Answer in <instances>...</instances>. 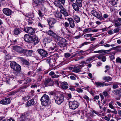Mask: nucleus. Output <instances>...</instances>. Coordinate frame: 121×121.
I'll list each match as a JSON object with an SVG mask.
<instances>
[{
  "mask_svg": "<svg viewBox=\"0 0 121 121\" xmlns=\"http://www.w3.org/2000/svg\"><path fill=\"white\" fill-rule=\"evenodd\" d=\"M54 4L56 6L60 9V12L61 13L63 14L65 17L68 16V13L66 10L63 7L59 1H55L54 2Z\"/></svg>",
  "mask_w": 121,
  "mask_h": 121,
  "instance_id": "obj_1",
  "label": "nucleus"
},
{
  "mask_svg": "<svg viewBox=\"0 0 121 121\" xmlns=\"http://www.w3.org/2000/svg\"><path fill=\"white\" fill-rule=\"evenodd\" d=\"M49 96L47 95L44 94L42 96L40 99L41 104L44 106L49 105Z\"/></svg>",
  "mask_w": 121,
  "mask_h": 121,
  "instance_id": "obj_2",
  "label": "nucleus"
},
{
  "mask_svg": "<svg viewBox=\"0 0 121 121\" xmlns=\"http://www.w3.org/2000/svg\"><path fill=\"white\" fill-rule=\"evenodd\" d=\"M82 0H75V2L72 4L74 9L76 11H79L82 6Z\"/></svg>",
  "mask_w": 121,
  "mask_h": 121,
  "instance_id": "obj_3",
  "label": "nucleus"
},
{
  "mask_svg": "<svg viewBox=\"0 0 121 121\" xmlns=\"http://www.w3.org/2000/svg\"><path fill=\"white\" fill-rule=\"evenodd\" d=\"M10 66L12 69L16 72H19L21 70V66L15 62L11 63Z\"/></svg>",
  "mask_w": 121,
  "mask_h": 121,
  "instance_id": "obj_4",
  "label": "nucleus"
},
{
  "mask_svg": "<svg viewBox=\"0 0 121 121\" xmlns=\"http://www.w3.org/2000/svg\"><path fill=\"white\" fill-rule=\"evenodd\" d=\"M47 21L50 29L51 30L54 28V24L56 22V20L54 18H51L47 19Z\"/></svg>",
  "mask_w": 121,
  "mask_h": 121,
  "instance_id": "obj_5",
  "label": "nucleus"
},
{
  "mask_svg": "<svg viewBox=\"0 0 121 121\" xmlns=\"http://www.w3.org/2000/svg\"><path fill=\"white\" fill-rule=\"evenodd\" d=\"M79 103L76 101L70 102L69 103V108L71 109L74 110L79 106Z\"/></svg>",
  "mask_w": 121,
  "mask_h": 121,
  "instance_id": "obj_6",
  "label": "nucleus"
},
{
  "mask_svg": "<svg viewBox=\"0 0 121 121\" xmlns=\"http://www.w3.org/2000/svg\"><path fill=\"white\" fill-rule=\"evenodd\" d=\"M57 39L60 47H64L66 46V41L65 39L59 37H57Z\"/></svg>",
  "mask_w": 121,
  "mask_h": 121,
  "instance_id": "obj_7",
  "label": "nucleus"
},
{
  "mask_svg": "<svg viewBox=\"0 0 121 121\" xmlns=\"http://www.w3.org/2000/svg\"><path fill=\"white\" fill-rule=\"evenodd\" d=\"M91 14L93 16L96 17L99 20L102 19V14L101 13H99L96 11L95 9H93L91 12Z\"/></svg>",
  "mask_w": 121,
  "mask_h": 121,
  "instance_id": "obj_8",
  "label": "nucleus"
},
{
  "mask_svg": "<svg viewBox=\"0 0 121 121\" xmlns=\"http://www.w3.org/2000/svg\"><path fill=\"white\" fill-rule=\"evenodd\" d=\"M59 56L58 53H56L53 56L52 59H50V58H48L46 60V61L47 63L49 64L53 62L54 63Z\"/></svg>",
  "mask_w": 121,
  "mask_h": 121,
  "instance_id": "obj_9",
  "label": "nucleus"
},
{
  "mask_svg": "<svg viewBox=\"0 0 121 121\" xmlns=\"http://www.w3.org/2000/svg\"><path fill=\"white\" fill-rule=\"evenodd\" d=\"M37 51L39 53L42 57H46L48 56L47 51L44 49H38Z\"/></svg>",
  "mask_w": 121,
  "mask_h": 121,
  "instance_id": "obj_10",
  "label": "nucleus"
},
{
  "mask_svg": "<svg viewBox=\"0 0 121 121\" xmlns=\"http://www.w3.org/2000/svg\"><path fill=\"white\" fill-rule=\"evenodd\" d=\"M56 103L58 104H60L64 101V97L62 95L59 96H56L54 98Z\"/></svg>",
  "mask_w": 121,
  "mask_h": 121,
  "instance_id": "obj_11",
  "label": "nucleus"
},
{
  "mask_svg": "<svg viewBox=\"0 0 121 121\" xmlns=\"http://www.w3.org/2000/svg\"><path fill=\"white\" fill-rule=\"evenodd\" d=\"M54 84V82L51 78L46 79L44 84L46 86H52Z\"/></svg>",
  "mask_w": 121,
  "mask_h": 121,
  "instance_id": "obj_12",
  "label": "nucleus"
},
{
  "mask_svg": "<svg viewBox=\"0 0 121 121\" xmlns=\"http://www.w3.org/2000/svg\"><path fill=\"white\" fill-rule=\"evenodd\" d=\"M24 30L26 32L31 35H33L35 33L34 30L31 27H29L25 28Z\"/></svg>",
  "mask_w": 121,
  "mask_h": 121,
  "instance_id": "obj_13",
  "label": "nucleus"
},
{
  "mask_svg": "<svg viewBox=\"0 0 121 121\" xmlns=\"http://www.w3.org/2000/svg\"><path fill=\"white\" fill-rule=\"evenodd\" d=\"M13 49L16 52L19 53H23L24 49L18 46H13Z\"/></svg>",
  "mask_w": 121,
  "mask_h": 121,
  "instance_id": "obj_14",
  "label": "nucleus"
},
{
  "mask_svg": "<svg viewBox=\"0 0 121 121\" xmlns=\"http://www.w3.org/2000/svg\"><path fill=\"white\" fill-rule=\"evenodd\" d=\"M32 37L30 35L25 34L24 37V39L25 41L27 42L30 43L32 42L31 39H32Z\"/></svg>",
  "mask_w": 121,
  "mask_h": 121,
  "instance_id": "obj_15",
  "label": "nucleus"
},
{
  "mask_svg": "<svg viewBox=\"0 0 121 121\" xmlns=\"http://www.w3.org/2000/svg\"><path fill=\"white\" fill-rule=\"evenodd\" d=\"M11 102L10 98H7L0 101V103L2 104L6 105L9 104Z\"/></svg>",
  "mask_w": 121,
  "mask_h": 121,
  "instance_id": "obj_16",
  "label": "nucleus"
},
{
  "mask_svg": "<svg viewBox=\"0 0 121 121\" xmlns=\"http://www.w3.org/2000/svg\"><path fill=\"white\" fill-rule=\"evenodd\" d=\"M58 50L57 46L55 44L53 47H50L49 48V50L50 52H54L57 51Z\"/></svg>",
  "mask_w": 121,
  "mask_h": 121,
  "instance_id": "obj_17",
  "label": "nucleus"
},
{
  "mask_svg": "<svg viewBox=\"0 0 121 121\" xmlns=\"http://www.w3.org/2000/svg\"><path fill=\"white\" fill-rule=\"evenodd\" d=\"M3 11L4 14L8 16L10 15L12 12L11 10L8 8L4 9Z\"/></svg>",
  "mask_w": 121,
  "mask_h": 121,
  "instance_id": "obj_18",
  "label": "nucleus"
},
{
  "mask_svg": "<svg viewBox=\"0 0 121 121\" xmlns=\"http://www.w3.org/2000/svg\"><path fill=\"white\" fill-rule=\"evenodd\" d=\"M67 20L69 22V24L70 27L72 28H73L75 25L73 20L72 18H68Z\"/></svg>",
  "mask_w": 121,
  "mask_h": 121,
  "instance_id": "obj_19",
  "label": "nucleus"
},
{
  "mask_svg": "<svg viewBox=\"0 0 121 121\" xmlns=\"http://www.w3.org/2000/svg\"><path fill=\"white\" fill-rule=\"evenodd\" d=\"M83 67V65H80L77 66H74L73 68V71L76 73L79 72L80 71L81 69Z\"/></svg>",
  "mask_w": 121,
  "mask_h": 121,
  "instance_id": "obj_20",
  "label": "nucleus"
},
{
  "mask_svg": "<svg viewBox=\"0 0 121 121\" xmlns=\"http://www.w3.org/2000/svg\"><path fill=\"white\" fill-rule=\"evenodd\" d=\"M95 83L97 87H104V86H108V85L107 83H105L104 82L102 83L99 82H95Z\"/></svg>",
  "mask_w": 121,
  "mask_h": 121,
  "instance_id": "obj_21",
  "label": "nucleus"
},
{
  "mask_svg": "<svg viewBox=\"0 0 121 121\" xmlns=\"http://www.w3.org/2000/svg\"><path fill=\"white\" fill-rule=\"evenodd\" d=\"M48 34L49 35L52 36L55 39H57V37H58L55 33L51 30H49L48 31Z\"/></svg>",
  "mask_w": 121,
  "mask_h": 121,
  "instance_id": "obj_22",
  "label": "nucleus"
},
{
  "mask_svg": "<svg viewBox=\"0 0 121 121\" xmlns=\"http://www.w3.org/2000/svg\"><path fill=\"white\" fill-rule=\"evenodd\" d=\"M64 26L67 31V32L69 33H71V31L69 30L70 28L69 24L67 22H65L63 24Z\"/></svg>",
  "mask_w": 121,
  "mask_h": 121,
  "instance_id": "obj_23",
  "label": "nucleus"
},
{
  "mask_svg": "<svg viewBox=\"0 0 121 121\" xmlns=\"http://www.w3.org/2000/svg\"><path fill=\"white\" fill-rule=\"evenodd\" d=\"M32 42L30 43H32L34 45H36L39 42V40L37 37L36 36H33L32 37Z\"/></svg>",
  "mask_w": 121,
  "mask_h": 121,
  "instance_id": "obj_24",
  "label": "nucleus"
},
{
  "mask_svg": "<svg viewBox=\"0 0 121 121\" xmlns=\"http://www.w3.org/2000/svg\"><path fill=\"white\" fill-rule=\"evenodd\" d=\"M33 51L32 50L24 49L23 53L24 54L27 56H30Z\"/></svg>",
  "mask_w": 121,
  "mask_h": 121,
  "instance_id": "obj_25",
  "label": "nucleus"
},
{
  "mask_svg": "<svg viewBox=\"0 0 121 121\" xmlns=\"http://www.w3.org/2000/svg\"><path fill=\"white\" fill-rule=\"evenodd\" d=\"M21 121H31V119L28 118V117H26L25 115L22 116L20 118Z\"/></svg>",
  "mask_w": 121,
  "mask_h": 121,
  "instance_id": "obj_26",
  "label": "nucleus"
},
{
  "mask_svg": "<svg viewBox=\"0 0 121 121\" xmlns=\"http://www.w3.org/2000/svg\"><path fill=\"white\" fill-rule=\"evenodd\" d=\"M112 92L114 94L117 95L119 94V96H121V89L119 88L115 90L112 91Z\"/></svg>",
  "mask_w": 121,
  "mask_h": 121,
  "instance_id": "obj_27",
  "label": "nucleus"
},
{
  "mask_svg": "<svg viewBox=\"0 0 121 121\" xmlns=\"http://www.w3.org/2000/svg\"><path fill=\"white\" fill-rule=\"evenodd\" d=\"M19 58L23 62L24 64L27 65H29L30 63L29 62L23 58L20 57Z\"/></svg>",
  "mask_w": 121,
  "mask_h": 121,
  "instance_id": "obj_28",
  "label": "nucleus"
},
{
  "mask_svg": "<svg viewBox=\"0 0 121 121\" xmlns=\"http://www.w3.org/2000/svg\"><path fill=\"white\" fill-rule=\"evenodd\" d=\"M56 17L61 19H63L64 18V17L63 16L61 13L58 12L56 13L55 15Z\"/></svg>",
  "mask_w": 121,
  "mask_h": 121,
  "instance_id": "obj_29",
  "label": "nucleus"
},
{
  "mask_svg": "<svg viewBox=\"0 0 121 121\" xmlns=\"http://www.w3.org/2000/svg\"><path fill=\"white\" fill-rule=\"evenodd\" d=\"M34 103V99H32L28 101L26 106L29 107L30 105H33Z\"/></svg>",
  "mask_w": 121,
  "mask_h": 121,
  "instance_id": "obj_30",
  "label": "nucleus"
},
{
  "mask_svg": "<svg viewBox=\"0 0 121 121\" xmlns=\"http://www.w3.org/2000/svg\"><path fill=\"white\" fill-rule=\"evenodd\" d=\"M103 80L105 81V82H108L112 80V79L111 77L109 76H105L104 77Z\"/></svg>",
  "mask_w": 121,
  "mask_h": 121,
  "instance_id": "obj_31",
  "label": "nucleus"
},
{
  "mask_svg": "<svg viewBox=\"0 0 121 121\" xmlns=\"http://www.w3.org/2000/svg\"><path fill=\"white\" fill-rule=\"evenodd\" d=\"M114 102V101H112L109 104V107L112 109H113L114 110H116L115 108L113 106Z\"/></svg>",
  "mask_w": 121,
  "mask_h": 121,
  "instance_id": "obj_32",
  "label": "nucleus"
},
{
  "mask_svg": "<svg viewBox=\"0 0 121 121\" xmlns=\"http://www.w3.org/2000/svg\"><path fill=\"white\" fill-rule=\"evenodd\" d=\"M73 17L75 21H76L77 23L79 22L80 21V18L79 17L76 15L73 16Z\"/></svg>",
  "mask_w": 121,
  "mask_h": 121,
  "instance_id": "obj_33",
  "label": "nucleus"
},
{
  "mask_svg": "<svg viewBox=\"0 0 121 121\" xmlns=\"http://www.w3.org/2000/svg\"><path fill=\"white\" fill-rule=\"evenodd\" d=\"M27 19L28 22L29 24H32V23L33 21H34L35 19V18H30V17H27Z\"/></svg>",
  "mask_w": 121,
  "mask_h": 121,
  "instance_id": "obj_34",
  "label": "nucleus"
},
{
  "mask_svg": "<svg viewBox=\"0 0 121 121\" xmlns=\"http://www.w3.org/2000/svg\"><path fill=\"white\" fill-rule=\"evenodd\" d=\"M118 0H110V2L112 5H115L117 4V2Z\"/></svg>",
  "mask_w": 121,
  "mask_h": 121,
  "instance_id": "obj_35",
  "label": "nucleus"
},
{
  "mask_svg": "<svg viewBox=\"0 0 121 121\" xmlns=\"http://www.w3.org/2000/svg\"><path fill=\"white\" fill-rule=\"evenodd\" d=\"M107 112L108 113H110L111 112L112 113H115L116 114H117V112L116 111V110H114L112 111L108 109H107Z\"/></svg>",
  "mask_w": 121,
  "mask_h": 121,
  "instance_id": "obj_36",
  "label": "nucleus"
},
{
  "mask_svg": "<svg viewBox=\"0 0 121 121\" xmlns=\"http://www.w3.org/2000/svg\"><path fill=\"white\" fill-rule=\"evenodd\" d=\"M20 31L19 28H15L14 31V33L16 35H18Z\"/></svg>",
  "mask_w": 121,
  "mask_h": 121,
  "instance_id": "obj_37",
  "label": "nucleus"
},
{
  "mask_svg": "<svg viewBox=\"0 0 121 121\" xmlns=\"http://www.w3.org/2000/svg\"><path fill=\"white\" fill-rule=\"evenodd\" d=\"M38 26L40 28H42L45 26V25L40 22H39L38 23Z\"/></svg>",
  "mask_w": 121,
  "mask_h": 121,
  "instance_id": "obj_38",
  "label": "nucleus"
},
{
  "mask_svg": "<svg viewBox=\"0 0 121 121\" xmlns=\"http://www.w3.org/2000/svg\"><path fill=\"white\" fill-rule=\"evenodd\" d=\"M45 41L48 43H49L52 41V38L50 37H47L45 39Z\"/></svg>",
  "mask_w": 121,
  "mask_h": 121,
  "instance_id": "obj_39",
  "label": "nucleus"
},
{
  "mask_svg": "<svg viewBox=\"0 0 121 121\" xmlns=\"http://www.w3.org/2000/svg\"><path fill=\"white\" fill-rule=\"evenodd\" d=\"M35 3L38 5L40 4L42 0H34Z\"/></svg>",
  "mask_w": 121,
  "mask_h": 121,
  "instance_id": "obj_40",
  "label": "nucleus"
},
{
  "mask_svg": "<svg viewBox=\"0 0 121 121\" xmlns=\"http://www.w3.org/2000/svg\"><path fill=\"white\" fill-rule=\"evenodd\" d=\"M116 63H120L121 64V59L119 57H118L116 59Z\"/></svg>",
  "mask_w": 121,
  "mask_h": 121,
  "instance_id": "obj_41",
  "label": "nucleus"
},
{
  "mask_svg": "<svg viewBox=\"0 0 121 121\" xmlns=\"http://www.w3.org/2000/svg\"><path fill=\"white\" fill-rule=\"evenodd\" d=\"M34 13H30L29 14L28 16L27 17H30V18H35L34 17Z\"/></svg>",
  "mask_w": 121,
  "mask_h": 121,
  "instance_id": "obj_42",
  "label": "nucleus"
},
{
  "mask_svg": "<svg viewBox=\"0 0 121 121\" xmlns=\"http://www.w3.org/2000/svg\"><path fill=\"white\" fill-rule=\"evenodd\" d=\"M89 43L88 42H84L82 44H81L80 46V47L79 48H81L82 46H83L87 44H88Z\"/></svg>",
  "mask_w": 121,
  "mask_h": 121,
  "instance_id": "obj_43",
  "label": "nucleus"
},
{
  "mask_svg": "<svg viewBox=\"0 0 121 121\" xmlns=\"http://www.w3.org/2000/svg\"><path fill=\"white\" fill-rule=\"evenodd\" d=\"M121 25V22H119L115 23L114 24V26L115 27H118Z\"/></svg>",
  "mask_w": 121,
  "mask_h": 121,
  "instance_id": "obj_44",
  "label": "nucleus"
},
{
  "mask_svg": "<svg viewBox=\"0 0 121 121\" xmlns=\"http://www.w3.org/2000/svg\"><path fill=\"white\" fill-rule=\"evenodd\" d=\"M76 91L79 93H82L83 91L81 88H78L76 90Z\"/></svg>",
  "mask_w": 121,
  "mask_h": 121,
  "instance_id": "obj_45",
  "label": "nucleus"
},
{
  "mask_svg": "<svg viewBox=\"0 0 121 121\" xmlns=\"http://www.w3.org/2000/svg\"><path fill=\"white\" fill-rule=\"evenodd\" d=\"M83 97L84 99H85L87 101H89L90 100V99L89 97L86 95H84Z\"/></svg>",
  "mask_w": 121,
  "mask_h": 121,
  "instance_id": "obj_46",
  "label": "nucleus"
},
{
  "mask_svg": "<svg viewBox=\"0 0 121 121\" xmlns=\"http://www.w3.org/2000/svg\"><path fill=\"white\" fill-rule=\"evenodd\" d=\"M105 50H101L98 51H95L94 52V53H101L104 52Z\"/></svg>",
  "mask_w": 121,
  "mask_h": 121,
  "instance_id": "obj_47",
  "label": "nucleus"
},
{
  "mask_svg": "<svg viewBox=\"0 0 121 121\" xmlns=\"http://www.w3.org/2000/svg\"><path fill=\"white\" fill-rule=\"evenodd\" d=\"M29 86V85L28 84V85H26L24 86L23 87H22L21 88V89H20V91H22V89H25L26 88L28 87Z\"/></svg>",
  "mask_w": 121,
  "mask_h": 121,
  "instance_id": "obj_48",
  "label": "nucleus"
},
{
  "mask_svg": "<svg viewBox=\"0 0 121 121\" xmlns=\"http://www.w3.org/2000/svg\"><path fill=\"white\" fill-rule=\"evenodd\" d=\"M60 86L62 88L64 89H66L68 87V86L67 85H61Z\"/></svg>",
  "mask_w": 121,
  "mask_h": 121,
  "instance_id": "obj_49",
  "label": "nucleus"
},
{
  "mask_svg": "<svg viewBox=\"0 0 121 121\" xmlns=\"http://www.w3.org/2000/svg\"><path fill=\"white\" fill-rule=\"evenodd\" d=\"M71 56L70 54L68 53H66L64 54V56H65L66 58H68L69 57Z\"/></svg>",
  "mask_w": 121,
  "mask_h": 121,
  "instance_id": "obj_50",
  "label": "nucleus"
},
{
  "mask_svg": "<svg viewBox=\"0 0 121 121\" xmlns=\"http://www.w3.org/2000/svg\"><path fill=\"white\" fill-rule=\"evenodd\" d=\"M94 58L93 57H91L89 59H87L86 60V62H89L91 61L92 60H93L94 59Z\"/></svg>",
  "mask_w": 121,
  "mask_h": 121,
  "instance_id": "obj_51",
  "label": "nucleus"
},
{
  "mask_svg": "<svg viewBox=\"0 0 121 121\" xmlns=\"http://www.w3.org/2000/svg\"><path fill=\"white\" fill-rule=\"evenodd\" d=\"M41 9L44 12H46L47 10L45 7L43 5H42L41 7Z\"/></svg>",
  "mask_w": 121,
  "mask_h": 121,
  "instance_id": "obj_52",
  "label": "nucleus"
},
{
  "mask_svg": "<svg viewBox=\"0 0 121 121\" xmlns=\"http://www.w3.org/2000/svg\"><path fill=\"white\" fill-rule=\"evenodd\" d=\"M92 28H89L86 29H84V31L85 32H90Z\"/></svg>",
  "mask_w": 121,
  "mask_h": 121,
  "instance_id": "obj_53",
  "label": "nucleus"
},
{
  "mask_svg": "<svg viewBox=\"0 0 121 121\" xmlns=\"http://www.w3.org/2000/svg\"><path fill=\"white\" fill-rule=\"evenodd\" d=\"M30 98V97L28 95L26 96L23 98V99L25 100H27L28 99Z\"/></svg>",
  "mask_w": 121,
  "mask_h": 121,
  "instance_id": "obj_54",
  "label": "nucleus"
},
{
  "mask_svg": "<svg viewBox=\"0 0 121 121\" xmlns=\"http://www.w3.org/2000/svg\"><path fill=\"white\" fill-rule=\"evenodd\" d=\"M119 28H117L114 29L113 31L114 33L118 32H119Z\"/></svg>",
  "mask_w": 121,
  "mask_h": 121,
  "instance_id": "obj_55",
  "label": "nucleus"
},
{
  "mask_svg": "<svg viewBox=\"0 0 121 121\" xmlns=\"http://www.w3.org/2000/svg\"><path fill=\"white\" fill-rule=\"evenodd\" d=\"M102 60L103 62H104L106 60V57L105 56H103L102 59L100 60Z\"/></svg>",
  "mask_w": 121,
  "mask_h": 121,
  "instance_id": "obj_56",
  "label": "nucleus"
},
{
  "mask_svg": "<svg viewBox=\"0 0 121 121\" xmlns=\"http://www.w3.org/2000/svg\"><path fill=\"white\" fill-rule=\"evenodd\" d=\"M104 119L107 121H109L110 119V118L109 117H108L107 116H105L104 117Z\"/></svg>",
  "mask_w": 121,
  "mask_h": 121,
  "instance_id": "obj_57",
  "label": "nucleus"
},
{
  "mask_svg": "<svg viewBox=\"0 0 121 121\" xmlns=\"http://www.w3.org/2000/svg\"><path fill=\"white\" fill-rule=\"evenodd\" d=\"M35 57L36 59L37 60H40L41 59V57L40 56H36Z\"/></svg>",
  "mask_w": 121,
  "mask_h": 121,
  "instance_id": "obj_58",
  "label": "nucleus"
},
{
  "mask_svg": "<svg viewBox=\"0 0 121 121\" xmlns=\"http://www.w3.org/2000/svg\"><path fill=\"white\" fill-rule=\"evenodd\" d=\"M51 77L52 78H58L59 77V75L56 74L54 73V74Z\"/></svg>",
  "mask_w": 121,
  "mask_h": 121,
  "instance_id": "obj_59",
  "label": "nucleus"
},
{
  "mask_svg": "<svg viewBox=\"0 0 121 121\" xmlns=\"http://www.w3.org/2000/svg\"><path fill=\"white\" fill-rule=\"evenodd\" d=\"M85 52V51L82 50H81L80 51H77L76 52L77 54H79L82 53H84Z\"/></svg>",
  "mask_w": 121,
  "mask_h": 121,
  "instance_id": "obj_60",
  "label": "nucleus"
},
{
  "mask_svg": "<svg viewBox=\"0 0 121 121\" xmlns=\"http://www.w3.org/2000/svg\"><path fill=\"white\" fill-rule=\"evenodd\" d=\"M92 35V34H87L84 35V36L85 37H89L90 36H91Z\"/></svg>",
  "mask_w": 121,
  "mask_h": 121,
  "instance_id": "obj_61",
  "label": "nucleus"
},
{
  "mask_svg": "<svg viewBox=\"0 0 121 121\" xmlns=\"http://www.w3.org/2000/svg\"><path fill=\"white\" fill-rule=\"evenodd\" d=\"M118 86L116 84H114L113 85L112 88L114 89H116L118 88Z\"/></svg>",
  "mask_w": 121,
  "mask_h": 121,
  "instance_id": "obj_62",
  "label": "nucleus"
},
{
  "mask_svg": "<svg viewBox=\"0 0 121 121\" xmlns=\"http://www.w3.org/2000/svg\"><path fill=\"white\" fill-rule=\"evenodd\" d=\"M38 14H39V15L41 17H42L43 16V14L41 12V11L39 10Z\"/></svg>",
  "mask_w": 121,
  "mask_h": 121,
  "instance_id": "obj_63",
  "label": "nucleus"
},
{
  "mask_svg": "<svg viewBox=\"0 0 121 121\" xmlns=\"http://www.w3.org/2000/svg\"><path fill=\"white\" fill-rule=\"evenodd\" d=\"M87 121H93V119L90 117L87 118Z\"/></svg>",
  "mask_w": 121,
  "mask_h": 121,
  "instance_id": "obj_64",
  "label": "nucleus"
}]
</instances>
